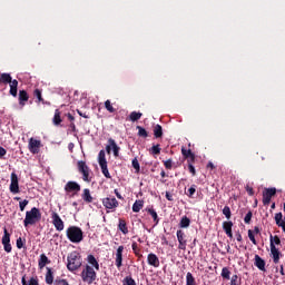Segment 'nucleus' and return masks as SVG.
Returning <instances> with one entry per match:
<instances>
[{
  "mask_svg": "<svg viewBox=\"0 0 285 285\" xmlns=\"http://www.w3.org/2000/svg\"><path fill=\"white\" fill-rule=\"evenodd\" d=\"M144 208V200H136L132 205V212L134 213H139Z\"/></svg>",
  "mask_w": 285,
  "mask_h": 285,
  "instance_id": "nucleus-25",
  "label": "nucleus"
},
{
  "mask_svg": "<svg viewBox=\"0 0 285 285\" xmlns=\"http://www.w3.org/2000/svg\"><path fill=\"white\" fill-rule=\"evenodd\" d=\"M248 238L250 239L252 244L257 246V240L255 239V234H254L253 229L248 230Z\"/></svg>",
  "mask_w": 285,
  "mask_h": 285,
  "instance_id": "nucleus-42",
  "label": "nucleus"
},
{
  "mask_svg": "<svg viewBox=\"0 0 285 285\" xmlns=\"http://www.w3.org/2000/svg\"><path fill=\"white\" fill-rule=\"evenodd\" d=\"M131 248L135 253H137V243H132Z\"/></svg>",
  "mask_w": 285,
  "mask_h": 285,
  "instance_id": "nucleus-62",
  "label": "nucleus"
},
{
  "mask_svg": "<svg viewBox=\"0 0 285 285\" xmlns=\"http://www.w3.org/2000/svg\"><path fill=\"white\" fill-rule=\"evenodd\" d=\"M250 219H253V212H248L244 218L245 224H250Z\"/></svg>",
  "mask_w": 285,
  "mask_h": 285,
  "instance_id": "nucleus-49",
  "label": "nucleus"
},
{
  "mask_svg": "<svg viewBox=\"0 0 285 285\" xmlns=\"http://www.w3.org/2000/svg\"><path fill=\"white\" fill-rule=\"evenodd\" d=\"M78 115H79L80 117H83L85 119H88V115L81 112L80 110H78Z\"/></svg>",
  "mask_w": 285,
  "mask_h": 285,
  "instance_id": "nucleus-61",
  "label": "nucleus"
},
{
  "mask_svg": "<svg viewBox=\"0 0 285 285\" xmlns=\"http://www.w3.org/2000/svg\"><path fill=\"white\" fill-rule=\"evenodd\" d=\"M40 148H41V140L30 138V140H29V150H30V153H32V155H37V153H39Z\"/></svg>",
  "mask_w": 285,
  "mask_h": 285,
  "instance_id": "nucleus-11",
  "label": "nucleus"
},
{
  "mask_svg": "<svg viewBox=\"0 0 285 285\" xmlns=\"http://www.w3.org/2000/svg\"><path fill=\"white\" fill-rule=\"evenodd\" d=\"M30 97L28 96V92L26 90L19 91V104L20 106H26V101H28Z\"/></svg>",
  "mask_w": 285,
  "mask_h": 285,
  "instance_id": "nucleus-20",
  "label": "nucleus"
},
{
  "mask_svg": "<svg viewBox=\"0 0 285 285\" xmlns=\"http://www.w3.org/2000/svg\"><path fill=\"white\" fill-rule=\"evenodd\" d=\"M1 80L3 81V83H11L12 82V77L10 76V73H2L1 75Z\"/></svg>",
  "mask_w": 285,
  "mask_h": 285,
  "instance_id": "nucleus-36",
  "label": "nucleus"
},
{
  "mask_svg": "<svg viewBox=\"0 0 285 285\" xmlns=\"http://www.w3.org/2000/svg\"><path fill=\"white\" fill-rule=\"evenodd\" d=\"M67 262V268L71 273H73V271H78V268H81V264H83L81 254H79L77 250H73L68 255Z\"/></svg>",
  "mask_w": 285,
  "mask_h": 285,
  "instance_id": "nucleus-1",
  "label": "nucleus"
},
{
  "mask_svg": "<svg viewBox=\"0 0 285 285\" xmlns=\"http://www.w3.org/2000/svg\"><path fill=\"white\" fill-rule=\"evenodd\" d=\"M253 233L254 235H259V227L254 228Z\"/></svg>",
  "mask_w": 285,
  "mask_h": 285,
  "instance_id": "nucleus-63",
  "label": "nucleus"
},
{
  "mask_svg": "<svg viewBox=\"0 0 285 285\" xmlns=\"http://www.w3.org/2000/svg\"><path fill=\"white\" fill-rule=\"evenodd\" d=\"M124 262V246H119L116 252V266L119 268Z\"/></svg>",
  "mask_w": 285,
  "mask_h": 285,
  "instance_id": "nucleus-16",
  "label": "nucleus"
},
{
  "mask_svg": "<svg viewBox=\"0 0 285 285\" xmlns=\"http://www.w3.org/2000/svg\"><path fill=\"white\" fill-rule=\"evenodd\" d=\"M28 204H29L28 199L21 200L19 203V208H20L21 213H23V210H26V206H28Z\"/></svg>",
  "mask_w": 285,
  "mask_h": 285,
  "instance_id": "nucleus-45",
  "label": "nucleus"
},
{
  "mask_svg": "<svg viewBox=\"0 0 285 285\" xmlns=\"http://www.w3.org/2000/svg\"><path fill=\"white\" fill-rule=\"evenodd\" d=\"M271 196H267V194L263 193V204L264 206H268L271 204Z\"/></svg>",
  "mask_w": 285,
  "mask_h": 285,
  "instance_id": "nucleus-48",
  "label": "nucleus"
},
{
  "mask_svg": "<svg viewBox=\"0 0 285 285\" xmlns=\"http://www.w3.org/2000/svg\"><path fill=\"white\" fill-rule=\"evenodd\" d=\"M55 276L52 275V269L50 267H47V274H46V284H53Z\"/></svg>",
  "mask_w": 285,
  "mask_h": 285,
  "instance_id": "nucleus-22",
  "label": "nucleus"
},
{
  "mask_svg": "<svg viewBox=\"0 0 285 285\" xmlns=\"http://www.w3.org/2000/svg\"><path fill=\"white\" fill-rule=\"evenodd\" d=\"M177 239H178V248L179 250H186L187 240H186V233L184 230L178 229L176 233Z\"/></svg>",
  "mask_w": 285,
  "mask_h": 285,
  "instance_id": "nucleus-7",
  "label": "nucleus"
},
{
  "mask_svg": "<svg viewBox=\"0 0 285 285\" xmlns=\"http://www.w3.org/2000/svg\"><path fill=\"white\" fill-rule=\"evenodd\" d=\"M53 124L55 126H59V124H61V111H59V109H56L55 111Z\"/></svg>",
  "mask_w": 285,
  "mask_h": 285,
  "instance_id": "nucleus-31",
  "label": "nucleus"
},
{
  "mask_svg": "<svg viewBox=\"0 0 285 285\" xmlns=\"http://www.w3.org/2000/svg\"><path fill=\"white\" fill-rule=\"evenodd\" d=\"M6 148L0 147V157H6Z\"/></svg>",
  "mask_w": 285,
  "mask_h": 285,
  "instance_id": "nucleus-59",
  "label": "nucleus"
},
{
  "mask_svg": "<svg viewBox=\"0 0 285 285\" xmlns=\"http://www.w3.org/2000/svg\"><path fill=\"white\" fill-rule=\"evenodd\" d=\"M246 191L248 193V195L250 196V197H253L254 195H255V191L253 190V187H250V186H246Z\"/></svg>",
  "mask_w": 285,
  "mask_h": 285,
  "instance_id": "nucleus-55",
  "label": "nucleus"
},
{
  "mask_svg": "<svg viewBox=\"0 0 285 285\" xmlns=\"http://www.w3.org/2000/svg\"><path fill=\"white\" fill-rule=\"evenodd\" d=\"M124 285H137V283L134 281L132 277L127 276V277H125V279H124Z\"/></svg>",
  "mask_w": 285,
  "mask_h": 285,
  "instance_id": "nucleus-40",
  "label": "nucleus"
},
{
  "mask_svg": "<svg viewBox=\"0 0 285 285\" xmlns=\"http://www.w3.org/2000/svg\"><path fill=\"white\" fill-rule=\"evenodd\" d=\"M106 150H107L108 154H110V150H112L115 157H119V146H117V142L115 141V139L110 138L108 140V145L106 147Z\"/></svg>",
  "mask_w": 285,
  "mask_h": 285,
  "instance_id": "nucleus-12",
  "label": "nucleus"
},
{
  "mask_svg": "<svg viewBox=\"0 0 285 285\" xmlns=\"http://www.w3.org/2000/svg\"><path fill=\"white\" fill-rule=\"evenodd\" d=\"M9 188L10 193H13V195L19 193V177L14 173L11 174V184Z\"/></svg>",
  "mask_w": 285,
  "mask_h": 285,
  "instance_id": "nucleus-10",
  "label": "nucleus"
},
{
  "mask_svg": "<svg viewBox=\"0 0 285 285\" xmlns=\"http://www.w3.org/2000/svg\"><path fill=\"white\" fill-rule=\"evenodd\" d=\"M137 130H138V136L139 137H148V131H146V129L141 126H137Z\"/></svg>",
  "mask_w": 285,
  "mask_h": 285,
  "instance_id": "nucleus-37",
  "label": "nucleus"
},
{
  "mask_svg": "<svg viewBox=\"0 0 285 285\" xmlns=\"http://www.w3.org/2000/svg\"><path fill=\"white\" fill-rule=\"evenodd\" d=\"M3 236H2V245L6 250V253H12V245H10V233H8V229H3Z\"/></svg>",
  "mask_w": 285,
  "mask_h": 285,
  "instance_id": "nucleus-8",
  "label": "nucleus"
},
{
  "mask_svg": "<svg viewBox=\"0 0 285 285\" xmlns=\"http://www.w3.org/2000/svg\"><path fill=\"white\" fill-rule=\"evenodd\" d=\"M41 220V212L37 207H32L31 210L26 212V217L23 220L24 227L35 226L37 222Z\"/></svg>",
  "mask_w": 285,
  "mask_h": 285,
  "instance_id": "nucleus-2",
  "label": "nucleus"
},
{
  "mask_svg": "<svg viewBox=\"0 0 285 285\" xmlns=\"http://www.w3.org/2000/svg\"><path fill=\"white\" fill-rule=\"evenodd\" d=\"M19 86V81L17 80H12V82L10 83V95L12 97H17V88Z\"/></svg>",
  "mask_w": 285,
  "mask_h": 285,
  "instance_id": "nucleus-24",
  "label": "nucleus"
},
{
  "mask_svg": "<svg viewBox=\"0 0 285 285\" xmlns=\"http://www.w3.org/2000/svg\"><path fill=\"white\" fill-rule=\"evenodd\" d=\"M147 263L149 264V266H153L154 268H159V257H157L153 253L148 254Z\"/></svg>",
  "mask_w": 285,
  "mask_h": 285,
  "instance_id": "nucleus-17",
  "label": "nucleus"
},
{
  "mask_svg": "<svg viewBox=\"0 0 285 285\" xmlns=\"http://www.w3.org/2000/svg\"><path fill=\"white\" fill-rule=\"evenodd\" d=\"M88 264H90L96 271H99V263L97 262V258H95L92 255L88 256Z\"/></svg>",
  "mask_w": 285,
  "mask_h": 285,
  "instance_id": "nucleus-26",
  "label": "nucleus"
},
{
  "mask_svg": "<svg viewBox=\"0 0 285 285\" xmlns=\"http://www.w3.org/2000/svg\"><path fill=\"white\" fill-rule=\"evenodd\" d=\"M223 228H224L227 237L233 238V222H224Z\"/></svg>",
  "mask_w": 285,
  "mask_h": 285,
  "instance_id": "nucleus-19",
  "label": "nucleus"
},
{
  "mask_svg": "<svg viewBox=\"0 0 285 285\" xmlns=\"http://www.w3.org/2000/svg\"><path fill=\"white\" fill-rule=\"evenodd\" d=\"M222 277H224V279H230V271L227 267L222 269Z\"/></svg>",
  "mask_w": 285,
  "mask_h": 285,
  "instance_id": "nucleus-38",
  "label": "nucleus"
},
{
  "mask_svg": "<svg viewBox=\"0 0 285 285\" xmlns=\"http://www.w3.org/2000/svg\"><path fill=\"white\" fill-rule=\"evenodd\" d=\"M147 213H149V215H151L154 222H156V224H159V217L157 216V212H155V209L149 208L147 209Z\"/></svg>",
  "mask_w": 285,
  "mask_h": 285,
  "instance_id": "nucleus-35",
  "label": "nucleus"
},
{
  "mask_svg": "<svg viewBox=\"0 0 285 285\" xmlns=\"http://www.w3.org/2000/svg\"><path fill=\"white\" fill-rule=\"evenodd\" d=\"M102 204L109 210H112V208H117V206H119V202H117V198H114V197L112 198L111 197L105 198L102 200Z\"/></svg>",
  "mask_w": 285,
  "mask_h": 285,
  "instance_id": "nucleus-15",
  "label": "nucleus"
},
{
  "mask_svg": "<svg viewBox=\"0 0 285 285\" xmlns=\"http://www.w3.org/2000/svg\"><path fill=\"white\" fill-rule=\"evenodd\" d=\"M98 163H99V166L102 170V175H105V177L107 179H110V173L108 171V161L106 160V151L105 150L99 151Z\"/></svg>",
  "mask_w": 285,
  "mask_h": 285,
  "instance_id": "nucleus-5",
  "label": "nucleus"
},
{
  "mask_svg": "<svg viewBox=\"0 0 285 285\" xmlns=\"http://www.w3.org/2000/svg\"><path fill=\"white\" fill-rule=\"evenodd\" d=\"M151 153H153L154 155H159V153H161V148H159V145H154V146L151 147Z\"/></svg>",
  "mask_w": 285,
  "mask_h": 285,
  "instance_id": "nucleus-50",
  "label": "nucleus"
},
{
  "mask_svg": "<svg viewBox=\"0 0 285 285\" xmlns=\"http://www.w3.org/2000/svg\"><path fill=\"white\" fill-rule=\"evenodd\" d=\"M271 255L273 257V262L274 264H279V249H277V247L275 245H272L271 247Z\"/></svg>",
  "mask_w": 285,
  "mask_h": 285,
  "instance_id": "nucleus-18",
  "label": "nucleus"
},
{
  "mask_svg": "<svg viewBox=\"0 0 285 285\" xmlns=\"http://www.w3.org/2000/svg\"><path fill=\"white\" fill-rule=\"evenodd\" d=\"M78 170L82 175L83 181H90L88 177H90V168H88V165H86V161L79 160L78 161Z\"/></svg>",
  "mask_w": 285,
  "mask_h": 285,
  "instance_id": "nucleus-6",
  "label": "nucleus"
},
{
  "mask_svg": "<svg viewBox=\"0 0 285 285\" xmlns=\"http://www.w3.org/2000/svg\"><path fill=\"white\" fill-rule=\"evenodd\" d=\"M81 186L77 181H68L65 186L66 193H79Z\"/></svg>",
  "mask_w": 285,
  "mask_h": 285,
  "instance_id": "nucleus-14",
  "label": "nucleus"
},
{
  "mask_svg": "<svg viewBox=\"0 0 285 285\" xmlns=\"http://www.w3.org/2000/svg\"><path fill=\"white\" fill-rule=\"evenodd\" d=\"M141 112L132 111L129 116L130 121H139L141 119Z\"/></svg>",
  "mask_w": 285,
  "mask_h": 285,
  "instance_id": "nucleus-34",
  "label": "nucleus"
},
{
  "mask_svg": "<svg viewBox=\"0 0 285 285\" xmlns=\"http://www.w3.org/2000/svg\"><path fill=\"white\" fill-rule=\"evenodd\" d=\"M197 186L191 185L190 188L188 189L187 196H189L190 198H193V195H195V193H197Z\"/></svg>",
  "mask_w": 285,
  "mask_h": 285,
  "instance_id": "nucleus-44",
  "label": "nucleus"
},
{
  "mask_svg": "<svg viewBox=\"0 0 285 285\" xmlns=\"http://www.w3.org/2000/svg\"><path fill=\"white\" fill-rule=\"evenodd\" d=\"M282 217H283V215H282V213H277L276 215H275V222H276V224L279 226V227H282Z\"/></svg>",
  "mask_w": 285,
  "mask_h": 285,
  "instance_id": "nucleus-47",
  "label": "nucleus"
},
{
  "mask_svg": "<svg viewBox=\"0 0 285 285\" xmlns=\"http://www.w3.org/2000/svg\"><path fill=\"white\" fill-rule=\"evenodd\" d=\"M82 199L87 204H92V196L90 195V189H83Z\"/></svg>",
  "mask_w": 285,
  "mask_h": 285,
  "instance_id": "nucleus-23",
  "label": "nucleus"
},
{
  "mask_svg": "<svg viewBox=\"0 0 285 285\" xmlns=\"http://www.w3.org/2000/svg\"><path fill=\"white\" fill-rule=\"evenodd\" d=\"M230 285H237V275L232 276Z\"/></svg>",
  "mask_w": 285,
  "mask_h": 285,
  "instance_id": "nucleus-57",
  "label": "nucleus"
},
{
  "mask_svg": "<svg viewBox=\"0 0 285 285\" xmlns=\"http://www.w3.org/2000/svg\"><path fill=\"white\" fill-rule=\"evenodd\" d=\"M28 285H39V278L31 277L28 282Z\"/></svg>",
  "mask_w": 285,
  "mask_h": 285,
  "instance_id": "nucleus-52",
  "label": "nucleus"
},
{
  "mask_svg": "<svg viewBox=\"0 0 285 285\" xmlns=\"http://www.w3.org/2000/svg\"><path fill=\"white\" fill-rule=\"evenodd\" d=\"M188 226H190V218L185 216L180 219L179 227L180 228H188Z\"/></svg>",
  "mask_w": 285,
  "mask_h": 285,
  "instance_id": "nucleus-32",
  "label": "nucleus"
},
{
  "mask_svg": "<svg viewBox=\"0 0 285 285\" xmlns=\"http://www.w3.org/2000/svg\"><path fill=\"white\" fill-rule=\"evenodd\" d=\"M105 108L108 110V112H115V107L110 104V100L105 101Z\"/></svg>",
  "mask_w": 285,
  "mask_h": 285,
  "instance_id": "nucleus-43",
  "label": "nucleus"
},
{
  "mask_svg": "<svg viewBox=\"0 0 285 285\" xmlns=\"http://www.w3.org/2000/svg\"><path fill=\"white\" fill-rule=\"evenodd\" d=\"M223 215H225L226 219H230L232 213H230V207L225 206L223 208Z\"/></svg>",
  "mask_w": 285,
  "mask_h": 285,
  "instance_id": "nucleus-41",
  "label": "nucleus"
},
{
  "mask_svg": "<svg viewBox=\"0 0 285 285\" xmlns=\"http://www.w3.org/2000/svg\"><path fill=\"white\" fill-rule=\"evenodd\" d=\"M21 284H22V285H28V282L26 281V276L22 277Z\"/></svg>",
  "mask_w": 285,
  "mask_h": 285,
  "instance_id": "nucleus-64",
  "label": "nucleus"
},
{
  "mask_svg": "<svg viewBox=\"0 0 285 285\" xmlns=\"http://www.w3.org/2000/svg\"><path fill=\"white\" fill-rule=\"evenodd\" d=\"M51 219L56 230H59V232L63 230V220L61 219L59 214H57V212L52 213Z\"/></svg>",
  "mask_w": 285,
  "mask_h": 285,
  "instance_id": "nucleus-9",
  "label": "nucleus"
},
{
  "mask_svg": "<svg viewBox=\"0 0 285 285\" xmlns=\"http://www.w3.org/2000/svg\"><path fill=\"white\" fill-rule=\"evenodd\" d=\"M188 168H189V173H191V175H196L195 166L189 165Z\"/></svg>",
  "mask_w": 285,
  "mask_h": 285,
  "instance_id": "nucleus-58",
  "label": "nucleus"
},
{
  "mask_svg": "<svg viewBox=\"0 0 285 285\" xmlns=\"http://www.w3.org/2000/svg\"><path fill=\"white\" fill-rule=\"evenodd\" d=\"M275 244H276V246H279V244H282V240L279 239L278 236L271 235V237H269V246H271V248H273V246H275Z\"/></svg>",
  "mask_w": 285,
  "mask_h": 285,
  "instance_id": "nucleus-28",
  "label": "nucleus"
},
{
  "mask_svg": "<svg viewBox=\"0 0 285 285\" xmlns=\"http://www.w3.org/2000/svg\"><path fill=\"white\" fill-rule=\"evenodd\" d=\"M16 244H17V248H20V249L23 248V239H21V237L17 239Z\"/></svg>",
  "mask_w": 285,
  "mask_h": 285,
  "instance_id": "nucleus-56",
  "label": "nucleus"
},
{
  "mask_svg": "<svg viewBox=\"0 0 285 285\" xmlns=\"http://www.w3.org/2000/svg\"><path fill=\"white\" fill-rule=\"evenodd\" d=\"M183 155L186 157V159H195V154L190 149H181Z\"/></svg>",
  "mask_w": 285,
  "mask_h": 285,
  "instance_id": "nucleus-33",
  "label": "nucleus"
},
{
  "mask_svg": "<svg viewBox=\"0 0 285 285\" xmlns=\"http://www.w3.org/2000/svg\"><path fill=\"white\" fill-rule=\"evenodd\" d=\"M81 279L85 284H92L95 279H97V272L90 265H86V267L81 272Z\"/></svg>",
  "mask_w": 285,
  "mask_h": 285,
  "instance_id": "nucleus-4",
  "label": "nucleus"
},
{
  "mask_svg": "<svg viewBox=\"0 0 285 285\" xmlns=\"http://www.w3.org/2000/svg\"><path fill=\"white\" fill-rule=\"evenodd\" d=\"M165 168H167L168 170H170V168H173V160L168 159L164 163Z\"/></svg>",
  "mask_w": 285,
  "mask_h": 285,
  "instance_id": "nucleus-53",
  "label": "nucleus"
},
{
  "mask_svg": "<svg viewBox=\"0 0 285 285\" xmlns=\"http://www.w3.org/2000/svg\"><path fill=\"white\" fill-rule=\"evenodd\" d=\"M276 193H277V189H275V188H267V189H265V191H264V194L267 195V196H269L271 198H273L274 195H276Z\"/></svg>",
  "mask_w": 285,
  "mask_h": 285,
  "instance_id": "nucleus-39",
  "label": "nucleus"
},
{
  "mask_svg": "<svg viewBox=\"0 0 285 285\" xmlns=\"http://www.w3.org/2000/svg\"><path fill=\"white\" fill-rule=\"evenodd\" d=\"M47 264H50V259H48V256H46V254H41L38 262L39 268H46Z\"/></svg>",
  "mask_w": 285,
  "mask_h": 285,
  "instance_id": "nucleus-21",
  "label": "nucleus"
},
{
  "mask_svg": "<svg viewBox=\"0 0 285 285\" xmlns=\"http://www.w3.org/2000/svg\"><path fill=\"white\" fill-rule=\"evenodd\" d=\"M254 266H256V268H258V271L266 273V261H264V258H262V256L255 255Z\"/></svg>",
  "mask_w": 285,
  "mask_h": 285,
  "instance_id": "nucleus-13",
  "label": "nucleus"
},
{
  "mask_svg": "<svg viewBox=\"0 0 285 285\" xmlns=\"http://www.w3.org/2000/svg\"><path fill=\"white\" fill-rule=\"evenodd\" d=\"M35 97H37L38 101H43V98L41 97V90L36 89L33 91Z\"/></svg>",
  "mask_w": 285,
  "mask_h": 285,
  "instance_id": "nucleus-51",
  "label": "nucleus"
},
{
  "mask_svg": "<svg viewBox=\"0 0 285 285\" xmlns=\"http://www.w3.org/2000/svg\"><path fill=\"white\" fill-rule=\"evenodd\" d=\"M55 285H70V284H68V281L66 279H59L55 282Z\"/></svg>",
  "mask_w": 285,
  "mask_h": 285,
  "instance_id": "nucleus-54",
  "label": "nucleus"
},
{
  "mask_svg": "<svg viewBox=\"0 0 285 285\" xmlns=\"http://www.w3.org/2000/svg\"><path fill=\"white\" fill-rule=\"evenodd\" d=\"M154 135L156 137V139H159V137H163L164 131L161 129V125H156L154 128Z\"/></svg>",
  "mask_w": 285,
  "mask_h": 285,
  "instance_id": "nucleus-30",
  "label": "nucleus"
},
{
  "mask_svg": "<svg viewBox=\"0 0 285 285\" xmlns=\"http://www.w3.org/2000/svg\"><path fill=\"white\" fill-rule=\"evenodd\" d=\"M67 237L72 244H80L83 242V230L77 226H70L67 228Z\"/></svg>",
  "mask_w": 285,
  "mask_h": 285,
  "instance_id": "nucleus-3",
  "label": "nucleus"
},
{
  "mask_svg": "<svg viewBox=\"0 0 285 285\" xmlns=\"http://www.w3.org/2000/svg\"><path fill=\"white\" fill-rule=\"evenodd\" d=\"M118 228L124 235H128V226H126V220L120 219Z\"/></svg>",
  "mask_w": 285,
  "mask_h": 285,
  "instance_id": "nucleus-27",
  "label": "nucleus"
},
{
  "mask_svg": "<svg viewBox=\"0 0 285 285\" xmlns=\"http://www.w3.org/2000/svg\"><path fill=\"white\" fill-rule=\"evenodd\" d=\"M131 164H132V168H135L136 173H139V170H140L139 160H137V158H134Z\"/></svg>",
  "mask_w": 285,
  "mask_h": 285,
  "instance_id": "nucleus-46",
  "label": "nucleus"
},
{
  "mask_svg": "<svg viewBox=\"0 0 285 285\" xmlns=\"http://www.w3.org/2000/svg\"><path fill=\"white\" fill-rule=\"evenodd\" d=\"M186 285H197L195 282V276H193V273L188 272L186 275Z\"/></svg>",
  "mask_w": 285,
  "mask_h": 285,
  "instance_id": "nucleus-29",
  "label": "nucleus"
},
{
  "mask_svg": "<svg viewBox=\"0 0 285 285\" xmlns=\"http://www.w3.org/2000/svg\"><path fill=\"white\" fill-rule=\"evenodd\" d=\"M166 199H168V202H173V195H170V193H166Z\"/></svg>",
  "mask_w": 285,
  "mask_h": 285,
  "instance_id": "nucleus-60",
  "label": "nucleus"
}]
</instances>
